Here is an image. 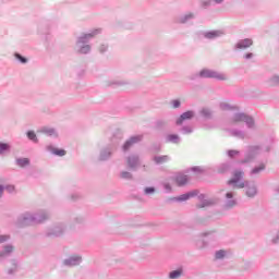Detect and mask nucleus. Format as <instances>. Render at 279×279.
<instances>
[{"label":"nucleus","instance_id":"nucleus-1","mask_svg":"<svg viewBox=\"0 0 279 279\" xmlns=\"http://www.w3.org/2000/svg\"><path fill=\"white\" fill-rule=\"evenodd\" d=\"M243 180V171L235 170L233 177L228 181V184L235 186V189H245V183L241 182Z\"/></svg>","mask_w":279,"mask_h":279},{"label":"nucleus","instance_id":"nucleus-2","mask_svg":"<svg viewBox=\"0 0 279 279\" xmlns=\"http://www.w3.org/2000/svg\"><path fill=\"white\" fill-rule=\"evenodd\" d=\"M201 77H213L214 80H226V74L223 73H219L217 71H213V70H202L199 72Z\"/></svg>","mask_w":279,"mask_h":279},{"label":"nucleus","instance_id":"nucleus-3","mask_svg":"<svg viewBox=\"0 0 279 279\" xmlns=\"http://www.w3.org/2000/svg\"><path fill=\"white\" fill-rule=\"evenodd\" d=\"M233 121H234V123L244 121L245 123H247V125H250V128H252V125H254V120L243 113L236 114Z\"/></svg>","mask_w":279,"mask_h":279},{"label":"nucleus","instance_id":"nucleus-4","mask_svg":"<svg viewBox=\"0 0 279 279\" xmlns=\"http://www.w3.org/2000/svg\"><path fill=\"white\" fill-rule=\"evenodd\" d=\"M138 141H141V136L131 137L129 141H126L123 145L124 151H128V149H130L135 143H138Z\"/></svg>","mask_w":279,"mask_h":279},{"label":"nucleus","instance_id":"nucleus-5","mask_svg":"<svg viewBox=\"0 0 279 279\" xmlns=\"http://www.w3.org/2000/svg\"><path fill=\"white\" fill-rule=\"evenodd\" d=\"M186 119H193V111H186L177 120V125H182L183 121H186Z\"/></svg>","mask_w":279,"mask_h":279},{"label":"nucleus","instance_id":"nucleus-6","mask_svg":"<svg viewBox=\"0 0 279 279\" xmlns=\"http://www.w3.org/2000/svg\"><path fill=\"white\" fill-rule=\"evenodd\" d=\"M254 41H252V39L246 38L238 44V49H247V47H252Z\"/></svg>","mask_w":279,"mask_h":279},{"label":"nucleus","instance_id":"nucleus-7","mask_svg":"<svg viewBox=\"0 0 279 279\" xmlns=\"http://www.w3.org/2000/svg\"><path fill=\"white\" fill-rule=\"evenodd\" d=\"M82 260V257L80 256H72L69 259L65 260V265L74 266L80 265V262Z\"/></svg>","mask_w":279,"mask_h":279},{"label":"nucleus","instance_id":"nucleus-8","mask_svg":"<svg viewBox=\"0 0 279 279\" xmlns=\"http://www.w3.org/2000/svg\"><path fill=\"white\" fill-rule=\"evenodd\" d=\"M187 182H189V177H186L184 174H179L177 177L178 186H184V184H186Z\"/></svg>","mask_w":279,"mask_h":279},{"label":"nucleus","instance_id":"nucleus-9","mask_svg":"<svg viewBox=\"0 0 279 279\" xmlns=\"http://www.w3.org/2000/svg\"><path fill=\"white\" fill-rule=\"evenodd\" d=\"M12 252H14V246L7 245L4 246V250L0 252V257L3 258L4 256H8V254H12Z\"/></svg>","mask_w":279,"mask_h":279},{"label":"nucleus","instance_id":"nucleus-10","mask_svg":"<svg viewBox=\"0 0 279 279\" xmlns=\"http://www.w3.org/2000/svg\"><path fill=\"white\" fill-rule=\"evenodd\" d=\"M246 195H247V197H254V195H256V186L247 185Z\"/></svg>","mask_w":279,"mask_h":279},{"label":"nucleus","instance_id":"nucleus-11","mask_svg":"<svg viewBox=\"0 0 279 279\" xmlns=\"http://www.w3.org/2000/svg\"><path fill=\"white\" fill-rule=\"evenodd\" d=\"M16 163L19 167H27V165H29V159L28 158L17 159Z\"/></svg>","mask_w":279,"mask_h":279},{"label":"nucleus","instance_id":"nucleus-12","mask_svg":"<svg viewBox=\"0 0 279 279\" xmlns=\"http://www.w3.org/2000/svg\"><path fill=\"white\" fill-rule=\"evenodd\" d=\"M191 197H193V194L189 193V194H183V195L179 196L177 199H178V202H186V199H190Z\"/></svg>","mask_w":279,"mask_h":279},{"label":"nucleus","instance_id":"nucleus-13","mask_svg":"<svg viewBox=\"0 0 279 279\" xmlns=\"http://www.w3.org/2000/svg\"><path fill=\"white\" fill-rule=\"evenodd\" d=\"M181 276H182V270H173L169 275L171 279L180 278Z\"/></svg>","mask_w":279,"mask_h":279},{"label":"nucleus","instance_id":"nucleus-14","mask_svg":"<svg viewBox=\"0 0 279 279\" xmlns=\"http://www.w3.org/2000/svg\"><path fill=\"white\" fill-rule=\"evenodd\" d=\"M10 149V145L5 143H0V154H4V151H8Z\"/></svg>","mask_w":279,"mask_h":279},{"label":"nucleus","instance_id":"nucleus-15","mask_svg":"<svg viewBox=\"0 0 279 279\" xmlns=\"http://www.w3.org/2000/svg\"><path fill=\"white\" fill-rule=\"evenodd\" d=\"M52 151L56 156H66V150L64 149L54 148Z\"/></svg>","mask_w":279,"mask_h":279},{"label":"nucleus","instance_id":"nucleus-16","mask_svg":"<svg viewBox=\"0 0 279 279\" xmlns=\"http://www.w3.org/2000/svg\"><path fill=\"white\" fill-rule=\"evenodd\" d=\"M27 137L31 140V141H34L35 143H38V138H36V133H34V131H29L27 133Z\"/></svg>","mask_w":279,"mask_h":279},{"label":"nucleus","instance_id":"nucleus-17","mask_svg":"<svg viewBox=\"0 0 279 279\" xmlns=\"http://www.w3.org/2000/svg\"><path fill=\"white\" fill-rule=\"evenodd\" d=\"M167 160H169V158L167 156L156 157L155 158V161L157 162V165H160L162 162H167Z\"/></svg>","mask_w":279,"mask_h":279},{"label":"nucleus","instance_id":"nucleus-18","mask_svg":"<svg viewBox=\"0 0 279 279\" xmlns=\"http://www.w3.org/2000/svg\"><path fill=\"white\" fill-rule=\"evenodd\" d=\"M217 36H219V32H209L205 34L206 38H217Z\"/></svg>","mask_w":279,"mask_h":279},{"label":"nucleus","instance_id":"nucleus-19","mask_svg":"<svg viewBox=\"0 0 279 279\" xmlns=\"http://www.w3.org/2000/svg\"><path fill=\"white\" fill-rule=\"evenodd\" d=\"M129 167H134L136 165V162H138V159L136 157L133 158H129Z\"/></svg>","mask_w":279,"mask_h":279},{"label":"nucleus","instance_id":"nucleus-20","mask_svg":"<svg viewBox=\"0 0 279 279\" xmlns=\"http://www.w3.org/2000/svg\"><path fill=\"white\" fill-rule=\"evenodd\" d=\"M44 133L48 134L49 136H53L56 131L53 129H44Z\"/></svg>","mask_w":279,"mask_h":279},{"label":"nucleus","instance_id":"nucleus-21","mask_svg":"<svg viewBox=\"0 0 279 279\" xmlns=\"http://www.w3.org/2000/svg\"><path fill=\"white\" fill-rule=\"evenodd\" d=\"M168 141L170 143H178V135H169Z\"/></svg>","mask_w":279,"mask_h":279},{"label":"nucleus","instance_id":"nucleus-22","mask_svg":"<svg viewBox=\"0 0 279 279\" xmlns=\"http://www.w3.org/2000/svg\"><path fill=\"white\" fill-rule=\"evenodd\" d=\"M265 169V165H260L258 168L253 169L252 173H260Z\"/></svg>","mask_w":279,"mask_h":279},{"label":"nucleus","instance_id":"nucleus-23","mask_svg":"<svg viewBox=\"0 0 279 279\" xmlns=\"http://www.w3.org/2000/svg\"><path fill=\"white\" fill-rule=\"evenodd\" d=\"M223 256H226V251H218L216 253V258L217 259L223 258Z\"/></svg>","mask_w":279,"mask_h":279},{"label":"nucleus","instance_id":"nucleus-24","mask_svg":"<svg viewBox=\"0 0 279 279\" xmlns=\"http://www.w3.org/2000/svg\"><path fill=\"white\" fill-rule=\"evenodd\" d=\"M15 58H17V60L21 61L22 64H25V62H27V59L25 57H22L21 54H15Z\"/></svg>","mask_w":279,"mask_h":279},{"label":"nucleus","instance_id":"nucleus-25","mask_svg":"<svg viewBox=\"0 0 279 279\" xmlns=\"http://www.w3.org/2000/svg\"><path fill=\"white\" fill-rule=\"evenodd\" d=\"M90 51V46H85L81 49V53H88Z\"/></svg>","mask_w":279,"mask_h":279},{"label":"nucleus","instance_id":"nucleus-26","mask_svg":"<svg viewBox=\"0 0 279 279\" xmlns=\"http://www.w3.org/2000/svg\"><path fill=\"white\" fill-rule=\"evenodd\" d=\"M229 156L231 158H234V156H239V151L238 150H229Z\"/></svg>","mask_w":279,"mask_h":279},{"label":"nucleus","instance_id":"nucleus-27","mask_svg":"<svg viewBox=\"0 0 279 279\" xmlns=\"http://www.w3.org/2000/svg\"><path fill=\"white\" fill-rule=\"evenodd\" d=\"M193 171H196V173H204V169L202 167H194Z\"/></svg>","mask_w":279,"mask_h":279},{"label":"nucleus","instance_id":"nucleus-28","mask_svg":"<svg viewBox=\"0 0 279 279\" xmlns=\"http://www.w3.org/2000/svg\"><path fill=\"white\" fill-rule=\"evenodd\" d=\"M8 239H10V236H8V235H0V243H5V241H8Z\"/></svg>","mask_w":279,"mask_h":279},{"label":"nucleus","instance_id":"nucleus-29","mask_svg":"<svg viewBox=\"0 0 279 279\" xmlns=\"http://www.w3.org/2000/svg\"><path fill=\"white\" fill-rule=\"evenodd\" d=\"M172 106L173 108H180V100H173Z\"/></svg>","mask_w":279,"mask_h":279},{"label":"nucleus","instance_id":"nucleus-30","mask_svg":"<svg viewBox=\"0 0 279 279\" xmlns=\"http://www.w3.org/2000/svg\"><path fill=\"white\" fill-rule=\"evenodd\" d=\"M14 185H8L7 186V191H9V193H12L14 191Z\"/></svg>","mask_w":279,"mask_h":279},{"label":"nucleus","instance_id":"nucleus-31","mask_svg":"<svg viewBox=\"0 0 279 279\" xmlns=\"http://www.w3.org/2000/svg\"><path fill=\"white\" fill-rule=\"evenodd\" d=\"M145 193L146 194L154 193V187H146Z\"/></svg>","mask_w":279,"mask_h":279},{"label":"nucleus","instance_id":"nucleus-32","mask_svg":"<svg viewBox=\"0 0 279 279\" xmlns=\"http://www.w3.org/2000/svg\"><path fill=\"white\" fill-rule=\"evenodd\" d=\"M122 178H132V174L130 172H122Z\"/></svg>","mask_w":279,"mask_h":279},{"label":"nucleus","instance_id":"nucleus-33","mask_svg":"<svg viewBox=\"0 0 279 279\" xmlns=\"http://www.w3.org/2000/svg\"><path fill=\"white\" fill-rule=\"evenodd\" d=\"M226 196H227L228 199H232V193L229 192V193H227Z\"/></svg>","mask_w":279,"mask_h":279},{"label":"nucleus","instance_id":"nucleus-34","mask_svg":"<svg viewBox=\"0 0 279 279\" xmlns=\"http://www.w3.org/2000/svg\"><path fill=\"white\" fill-rule=\"evenodd\" d=\"M3 195V185H0V197Z\"/></svg>","mask_w":279,"mask_h":279},{"label":"nucleus","instance_id":"nucleus-35","mask_svg":"<svg viewBox=\"0 0 279 279\" xmlns=\"http://www.w3.org/2000/svg\"><path fill=\"white\" fill-rule=\"evenodd\" d=\"M278 83H279V77H275L272 84H278Z\"/></svg>","mask_w":279,"mask_h":279},{"label":"nucleus","instance_id":"nucleus-36","mask_svg":"<svg viewBox=\"0 0 279 279\" xmlns=\"http://www.w3.org/2000/svg\"><path fill=\"white\" fill-rule=\"evenodd\" d=\"M93 36H95V34H88V35H86V37H88V38H93Z\"/></svg>","mask_w":279,"mask_h":279},{"label":"nucleus","instance_id":"nucleus-37","mask_svg":"<svg viewBox=\"0 0 279 279\" xmlns=\"http://www.w3.org/2000/svg\"><path fill=\"white\" fill-rule=\"evenodd\" d=\"M193 14L186 15V19H192Z\"/></svg>","mask_w":279,"mask_h":279},{"label":"nucleus","instance_id":"nucleus-38","mask_svg":"<svg viewBox=\"0 0 279 279\" xmlns=\"http://www.w3.org/2000/svg\"><path fill=\"white\" fill-rule=\"evenodd\" d=\"M202 112L203 114H205V117H207L208 113L206 112V110H203Z\"/></svg>","mask_w":279,"mask_h":279},{"label":"nucleus","instance_id":"nucleus-39","mask_svg":"<svg viewBox=\"0 0 279 279\" xmlns=\"http://www.w3.org/2000/svg\"><path fill=\"white\" fill-rule=\"evenodd\" d=\"M221 1H223V0H216V3H221Z\"/></svg>","mask_w":279,"mask_h":279},{"label":"nucleus","instance_id":"nucleus-40","mask_svg":"<svg viewBox=\"0 0 279 279\" xmlns=\"http://www.w3.org/2000/svg\"><path fill=\"white\" fill-rule=\"evenodd\" d=\"M252 56V53H248V54H246V58H250Z\"/></svg>","mask_w":279,"mask_h":279},{"label":"nucleus","instance_id":"nucleus-41","mask_svg":"<svg viewBox=\"0 0 279 279\" xmlns=\"http://www.w3.org/2000/svg\"><path fill=\"white\" fill-rule=\"evenodd\" d=\"M198 208H204V206H198Z\"/></svg>","mask_w":279,"mask_h":279}]
</instances>
